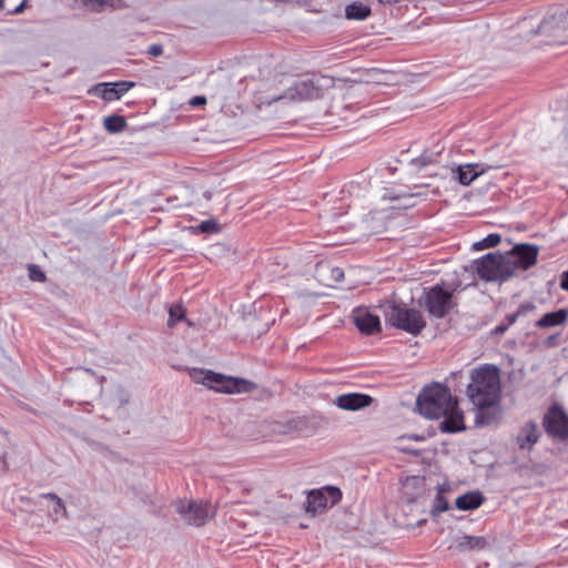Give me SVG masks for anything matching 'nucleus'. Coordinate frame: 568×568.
I'll return each mask as SVG.
<instances>
[{"label":"nucleus","mask_w":568,"mask_h":568,"mask_svg":"<svg viewBox=\"0 0 568 568\" xmlns=\"http://www.w3.org/2000/svg\"><path fill=\"white\" fill-rule=\"evenodd\" d=\"M417 408L426 418H443L440 429L445 433H456L465 428L457 399L444 385L434 384L425 387L417 398Z\"/></svg>","instance_id":"nucleus-1"},{"label":"nucleus","mask_w":568,"mask_h":568,"mask_svg":"<svg viewBox=\"0 0 568 568\" xmlns=\"http://www.w3.org/2000/svg\"><path fill=\"white\" fill-rule=\"evenodd\" d=\"M537 247L519 244L506 254L489 253L476 262L478 275L486 281H506L517 270H528L537 261Z\"/></svg>","instance_id":"nucleus-2"},{"label":"nucleus","mask_w":568,"mask_h":568,"mask_svg":"<svg viewBox=\"0 0 568 568\" xmlns=\"http://www.w3.org/2000/svg\"><path fill=\"white\" fill-rule=\"evenodd\" d=\"M470 379L467 387L468 397L478 410L477 417L483 423H489L490 418H485L484 409L495 408L499 404L501 395L499 371L496 366L483 365L473 369Z\"/></svg>","instance_id":"nucleus-3"},{"label":"nucleus","mask_w":568,"mask_h":568,"mask_svg":"<svg viewBox=\"0 0 568 568\" xmlns=\"http://www.w3.org/2000/svg\"><path fill=\"white\" fill-rule=\"evenodd\" d=\"M190 377L193 383L216 393L246 394L256 389V385L248 379L223 375L211 369L192 368Z\"/></svg>","instance_id":"nucleus-4"},{"label":"nucleus","mask_w":568,"mask_h":568,"mask_svg":"<svg viewBox=\"0 0 568 568\" xmlns=\"http://www.w3.org/2000/svg\"><path fill=\"white\" fill-rule=\"evenodd\" d=\"M379 308L390 325L413 335L420 333L426 325L423 315L417 310L400 307L393 302H385Z\"/></svg>","instance_id":"nucleus-5"},{"label":"nucleus","mask_w":568,"mask_h":568,"mask_svg":"<svg viewBox=\"0 0 568 568\" xmlns=\"http://www.w3.org/2000/svg\"><path fill=\"white\" fill-rule=\"evenodd\" d=\"M332 80L327 77H316L296 81L290 87L283 97L290 101H304L320 98L323 94L324 88H328Z\"/></svg>","instance_id":"nucleus-6"},{"label":"nucleus","mask_w":568,"mask_h":568,"mask_svg":"<svg viewBox=\"0 0 568 568\" xmlns=\"http://www.w3.org/2000/svg\"><path fill=\"white\" fill-rule=\"evenodd\" d=\"M178 513L183 519L193 526H202L215 514V507L211 503L195 500H180L176 504Z\"/></svg>","instance_id":"nucleus-7"},{"label":"nucleus","mask_w":568,"mask_h":568,"mask_svg":"<svg viewBox=\"0 0 568 568\" xmlns=\"http://www.w3.org/2000/svg\"><path fill=\"white\" fill-rule=\"evenodd\" d=\"M453 291L435 285L424 292V305L428 313L437 318L444 317L454 306Z\"/></svg>","instance_id":"nucleus-8"},{"label":"nucleus","mask_w":568,"mask_h":568,"mask_svg":"<svg viewBox=\"0 0 568 568\" xmlns=\"http://www.w3.org/2000/svg\"><path fill=\"white\" fill-rule=\"evenodd\" d=\"M341 498L342 493L337 487L328 486L318 490H313L307 496L305 511L316 515L317 513L337 504Z\"/></svg>","instance_id":"nucleus-9"},{"label":"nucleus","mask_w":568,"mask_h":568,"mask_svg":"<svg viewBox=\"0 0 568 568\" xmlns=\"http://www.w3.org/2000/svg\"><path fill=\"white\" fill-rule=\"evenodd\" d=\"M536 33L564 41L568 37V9L557 11L540 21Z\"/></svg>","instance_id":"nucleus-10"},{"label":"nucleus","mask_w":568,"mask_h":568,"mask_svg":"<svg viewBox=\"0 0 568 568\" xmlns=\"http://www.w3.org/2000/svg\"><path fill=\"white\" fill-rule=\"evenodd\" d=\"M544 425L548 434L568 439V416L558 406H552L545 415Z\"/></svg>","instance_id":"nucleus-11"},{"label":"nucleus","mask_w":568,"mask_h":568,"mask_svg":"<svg viewBox=\"0 0 568 568\" xmlns=\"http://www.w3.org/2000/svg\"><path fill=\"white\" fill-rule=\"evenodd\" d=\"M373 397L362 393H345L336 396L333 404L343 410L356 412L371 406Z\"/></svg>","instance_id":"nucleus-12"},{"label":"nucleus","mask_w":568,"mask_h":568,"mask_svg":"<svg viewBox=\"0 0 568 568\" xmlns=\"http://www.w3.org/2000/svg\"><path fill=\"white\" fill-rule=\"evenodd\" d=\"M490 169L491 166L480 163H467L453 169L452 173L454 179H456L462 185L467 186Z\"/></svg>","instance_id":"nucleus-13"},{"label":"nucleus","mask_w":568,"mask_h":568,"mask_svg":"<svg viewBox=\"0 0 568 568\" xmlns=\"http://www.w3.org/2000/svg\"><path fill=\"white\" fill-rule=\"evenodd\" d=\"M488 547V541L483 536L458 535L452 539L450 549L459 552L483 550Z\"/></svg>","instance_id":"nucleus-14"},{"label":"nucleus","mask_w":568,"mask_h":568,"mask_svg":"<svg viewBox=\"0 0 568 568\" xmlns=\"http://www.w3.org/2000/svg\"><path fill=\"white\" fill-rule=\"evenodd\" d=\"M354 323L364 334H374L381 331L379 317L366 308H358L354 312Z\"/></svg>","instance_id":"nucleus-15"},{"label":"nucleus","mask_w":568,"mask_h":568,"mask_svg":"<svg viewBox=\"0 0 568 568\" xmlns=\"http://www.w3.org/2000/svg\"><path fill=\"white\" fill-rule=\"evenodd\" d=\"M539 437L540 430L537 424L528 422L520 427L515 440L520 449L530 450L532 446L538 442Z\"/></svg>","instance_id":"nucleus-16"},{"label":"nucleus","mask_w":568,"mask_h":568,"mask_svg":"<svg viewBox=\"0 0 568 568\" xmlns=\"http://www.w3.org/2000/svg\"><path fill=\"white\" fill-rule=\"evenodd\" d=\"M484 501V497L479 491H469L456 499V507L460 510L477 509Z\"/></svg>","instance_id":"nucleus-17"},{"label":"nucleus","mask_w":568,"mask_h":568,"mask_svg":"<svg viewBox=\"0 0 568 568\" xmlns=\"http://www.w3.org/2000/svg\"><path fill=\"white\" fill-rule=\"evenodd\" d=\"M568 318L567 310H558L556 312L545 314L536 325L540 328L554 327L564 325Z\"/></svg>","instance_id":"nucleus-18"},{"label":"nucleus","mask_w":568,"mask_h":568,"mask_svg":"<svg viewBox=\"0 0 568 568\" xmlns=\"http://www.w3.org/2000/svg\"><path fill=\"white\" fill-rule=\"evenodd\" d=\"M369 14H371L369 6H367L363 2H359V1H354L345 7V17L348 20L362 21V20L367 19L369 17Z\"/></svg>","instance_id":"nucleus-19"},{"label":"nucleus","mask_w":568,"mask_h":568,"mask_svg":"<svg viewBox=\"0 0 568 568\" xmlns=\"http://www.w3.org/2000/svg\"><path fill=\"white\" fill-rule=\"evenodd\" d=\"M41 499L45 501L47 507L50 509L51 515L58 520L61 516L64 515L65 508L64 505L57 495L54 494H45L41 496Z\"/></svg>","instance_id":"nucleus-20"},{"label":"nucleus","mask_w":568,"mask_h":568,"mask_svg":"<svg viewBox=\"0 0 568 568\" xmlns=\"http://www.w3.org/2000/svg\"><path fill=\"white\" fill-rule=\"evenodd\" d=\"M104 129L110 133L122 132L126 126V121L121 115H110L104 118Z\"/></svg>","instance_id":"nucleus-21"},{"label":"nucleus","mask_w":568,"mask_h":568,"mask_svg":"<svg viewBox=\"0 0 568 568\" xmlns=\"http://www.w3.org/2000/svg\"><path fill=\"white\" fill-rule=\"evenodd\" d=\"M447 490L448 489L444 485L438 486V491L436 494V497L433 503V508H432L433 516H436V515H438L443 511H446L448 509V500L445 497V493Z\"/></svg>","instance_id":"nucleus-22"},{"label":"nucleus","mask_w":568,"mask_h":568,"mask_svg":"<svg viewBox=\"0 0 568 568\" xmlns=\"http://www.w3.org/2000/svg\"><path fill=\"white\" fill-rule=\"evenodd\" d=\"M94 93L105 101H114L118 99L116 90L113 83H100L94 88Z\"/></svg>","instance_id":"nucleus-23"},{"label":"nucleus","mask_w":568,"mask_h":568,"mask_svg":"<svg viewBox=\"0 0 568 568\" xmlns=\"http://www.w3.org/2000/svg\"><path fill=\"white\" fill-rule=\"evenodd\" d=\"M185 318V311L180 304L171 305L169 308V321L168 325L173 327L178 322Z\"/></svg>","instance_id":"nucleus-24"},{"label":"nucleus","mask_w":568,"mask_h":568,"mask_svg":"<svg viewBox=\"0 0 568 568\" xmlns=\"http://www.w3.org/2000/svg\"><path fill=\"white\" fill-rule=\"evenodd\" d=\"M500 240H501V237L499 234L493 233V234H489L488 236H486L485 239H483L481 241L475 243L474 247L476 250L494 247L500 243Z\"/></svg>","instance_id":"nucleus-25"},{"label":"nucleus","mask_w":568,"mask_h":568,"mask_svg":"<svg viewBox=\"0 0 568 568\" xmlns=\"http://www.w3.org/2000/svg\"><path fill=\"white\" fill-rule=\"evenodd\" d=\"M325 271H329L331 272V277L335 281V282H339L343 276H344V272L339 268V267H329L327 265H321L317 270L320 276H323V273Z\"/></svg>","instance_id":"nucleus-26"},{"label":"nucleus","mask_w":568,"mask_h":568,"mask_svg":"<svg viewBox=\"0 0 568 568\" xmlns=\"http://www.w3.org/2000/svg\"><path fill=\"white\" fill-rule=\"evenodd\" d=\"M29 277L34 282H44L45 274L38 265H29Z\"/></svg>","instance_id":"nucleus-27"},{"label":"nucleus","mask_w":568,"mask_h":568,"mask_svg":"<svg viewBox=\"0 0 568 568\" xmlns=\"http://www.w3.org/2000/svg\"><path fill=\"white\" fill-rule=\"evenodd\" d=\"M90 9H99L104 6H113L115 0H81Z\"/></svg>","instance_id":"nucleus-28"},{"label":"nucleus","mask_w":568,"mask_h":568,"mask_svg":"<svg viewBox=\"0 0 568 568\" xmlns=\"http://www.w3.org/2000/svg\"><path fill=\"white\" fill-rule=\"evenodd\" d=\"M113 85L116 90L118 99H120L123 94H125L135 84H134V82L120 81V82H114Z\"/></svg>","instance_id":"nucleus-29"},{"label":"nucleus","mask_w":568,"mask_h":568,"mask_svg":"<svg viewBox=\"0 0 568 568\" xmlns=\"http://www.w3.org/2000/svg\"><path fill=\"white\" fill-rule=\"evenodd\" d=\"M148 53L154 58L160 57L163 53V47L158 43L151 44L148 49Z\"/></svg>","instance_id":"nucleus-30"},{"label":"nucleus","mask_w":568,"mask_h":568,"mask_svg":"<svg viewBox=\"0 0 568 568\" xmlns=\"http://www.w3.org/2000/svg\"><path fill=\"white\" fill-rule=\"evenodd\" d=\"M205 102H206V99L204 97L197 95V97H194L191 99L190 104L192 106H200V105L205 104Z\"/></svg>","instance_id":"nucleus-31"},{"label":"nucleus","mask_w":568,"mask_h":568,"mask_svg":"<svg viewBox=\"0 0 568 568\" xmlns=\"http://www.w3.org/2000/svg\"><path fill=\"white\" fill-rule=\"evenodd\" d=\"M560 287L564 291H568V271L564 272L561 275Z\"/></svg>","instance_id":"nucleus-32"},{"label":"nucleus","mask_w":568,"mask_h":568,"mask_svg":"<svg viewBox=\"0 0 568 568\" xmlns=\"http://www.w3.org/2000/svg\"><path fill=\"white\" fill-rule=\"evenodd\" d=\"M24 4H26V0H23V1L18 6V7H16V8L13 9V11H12V12H13V13H20V12H22V11H23V8H24Z\"/></svg>","instance_id":"nucleus-33"},{"label":"nucleus","mask_w":568,"mask_h":568,"mask_svg":"<svg viewBox=\"0 0 568 568\" xmlns=\"http://www.w3.org/2000/svg\"><path fill=\"white\" fill-rule=\"evenodd\" d=\"M202 230L203 231H207L209 230V225H206V223H202Z\"/></svg>","instance_id":"nucleus-34"},{"label":"nucleus","mask_w":568,"mask_h":568,"mask_svg":"<svg viewBox=\"0 0 568 568\" xmlns=\"http://www.w3.org/2000/svg\"><path fill=\"white\" fill-rule=\"evenodd\" d=\"M81 371H84L87 373H91L92 374V371L90 368H80Z\"/></svg>","instance_id":"nucleus-35"},{"label":"nucleus","mask_w":568,"mask_h":568,"mask_svg":"<svg viewBox=\"0 0 568 568\" xmlns=\"http://www.w3.org/2000/svg\"><path fill=\"white\" fill-rule=\"evenodd\" d=\"M506 328L505 327H498L497 331L498 332H504Z\"/></svg>","instance_id":"nucleus-36"},{"label":"nucleus","mask_w":568,"mask_h":568,"mask_svg":"<svg viewBox=\"0 0 568 568\" xmlns=\"http://www.w3.org/2000/svg\"><path fill=\"white\" fill-rule=\"evenodd\" d=\"M3 8V0H0V9Z\"/></svg>","instance_id":"nucleus-37"}]
</instances>
